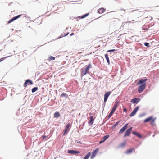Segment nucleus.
Instances as JSON below:
<instances>
[{
  "instance_id": "c756f323",
  "label": "nucleus",
  "mask_w": 159,
  "mask_h": 159,
  "mask_svg": "<svg viewBox=\"0 0 159 159\" xmlns=\"http://www.w3.org/2000/svg\"><path fill=\"white\" fill-rule=\"evenodd\" d=\"M10 57V56L5 57L1 58V59H0V62L4 60L6 58H7V57Z\"/></svg>"
},
{
  "instance_id": "dca6fc26",
  "label": "nucleus",
  "mask_w": 159,
  "mask_h": 159,
  "mask_svg": "<svg viewBox=\"0 0 159 159\" xmlns=\"http://www.w3.org/2000/svg\"><path fill=\"white\" fill-rule=\"evenodd\" d=\"M132 134L134 135H136L137 137H139V138H141L142 136L139 133H136L134 131H133L132 132Z\"/></svg>"
},
{
  "instance_id": "6ab92c4d",
  "label": "nucleus",
  "mask_w": 159,
  "mask_h": 159,
  "mask_svg": "<svg viewBox=\"0 0 159 159\" xmlns=\"http://www.w3.org/2000/svg\"><path fill=\"white\" fill-rule=\"evenodd\" d=\"M105 57L107 60V61L108 64L109 65L110 63V60H109V58L108 57V54H105Z\"/></svg>"
},
{
  "instance_id": "4c0bfd02",
  "label": "nucleus",
  "mask_w": 159,
  "mask_h": 159,
  "mask_svg": "<svg viewBox=\"0 0 159 159\" xmlns=\"http://www.w3.org/2000/svg\"><path fill=\"white\" fill-rule=\"evenodd\" d=\"M127 111V109L126 108H124L123 109V111L124 112H126Z\"/></svg>"
},
{
  "instance_id": "e433bc0d",
  "label": "nucleus",
  "mask_w": 159,
  "mask_h": 159,
  "mask_svg": "<svg viewBox=\"0 0 159 159\" xmlns=\"http://www.w3.org/2000/svg\"><path fill=\"white\" fill-rule=\"evenodd\" d=\"M104 142V141L102 140L101 141H100L99 143L100 144H101V143H102L103 142Z\"/></svg>"
},
{
  "instance_id": "f8f14e48",
  "label": "nucleus",
  "mask_w": 159,
  "mask_h": 159,
  "mask_svg": "<svg viewBox=\"0 0 159 159\" xmlns=\"http://www.w3.org/2000/svg\"><path fill=\"white\" fill-rule=\"evenodd\" d=\"M27 83H30V85L33 84V82L30 80L28 79L25 81L24 84V87L25 88L27 87Z\"/></svg>"
},
{
  "instance_id": "2f4dec72",
  "label": "nucleus",
  "mask_w": 159,
  "mask_h": 159,
  "mask_svg": "<svg viewBox=\"0 0 159 159\" xmlns=\"http://www.w3.org/2000/svg\"><path fill=\"white\" fill-rule=\"evenodd\" d=\"M116 109L114 107L112 108V109L111 112H112V113H114L115 112V110Z\"/></svg>"
},
{
  "instance_id": "6e6552de",
  "label": "nucleus",
  "mask_w": 159,
  "mask_h": 159,
  "mask_svg": "<svg viewBox=\"0 0 159 159\" xmlns=\"http://www.w3.org/2000/svg\"><path fill=\"white\" fill-rule=\"evenodd\" d=\"M139 107L138 106L137 107L135 108H134L132 112L130 114V116L131 117L134 116L139 110Z\"/></svg>"
},
{
  "instance_id": "f704fd0d",
  "label": "nucleus",
  "mask_w": 159,
  "mask_h": 159,
  "mask_svg": "<svg viewBox=\"0 0 159 159\" xmlns=\"http://www.w3.org/2000/svg\"><path fill=\"white\" fill-rule=\"evenodd\" d=\"M113 114V113L111 112L109 115V117H110Z\"/></svg>"
},
{
  "instance_id": "cd10ccee",
  "label": "nucleus",
  "mask_w": 159,
  "mask_h": 159,
  "mask_svg": "<svg viewBox=\"0 0 159 159\" xmlns=\"http://www.w3.org/2000/svg\"><path fill=\"white\" fill-rule=\"evenodd\" d=\"M109 137V136L108 135L105 136L103 137L102 139L105 141Z\"/></svg>"
},
{
  "instance_id": "c9c22d12",
  "label": "nucleus",
  "mask_w": 159,
  "mask_h": 159,
  "mask_svg": "<svg viewBox=\"0 0 159 159\" xmlns=\"http://www.w3.org/2000/svg\"><path fill=\"white\" fill-rule=\"evenodd\" d=\"M113 114V113L111 112L109 115V117H110Z\"/></svg>"
},
{
  "instance_id": "a878e982",
  "label": "nucleus",
  "mask_w": 159,
  "mask_h": 159,
  "mask_svg": "<svg viewBox=\"0 0 159 159\" xmlns=\"http://www.w3.org/2000/svg\"><path fill=\"white\" fill-rule=\"evenodd\" d=\"M89 14V13H88L84 15H83L82 16H81L80 18L83 19V18H85V17L87 16H88Z\"/></svg>"
},
{
  "instance_id": "2eb2a0df",
  "label": "nucleus",
  "mask_w": 159,
  "mask_h": 159,
  "mask_svg": "<svg viewBox=\"0 0 159 159\" xmlns=\"http://www.w3.org/2000/svg\"><path fill=\"white\" fill-rule=\"evenodd\" d=\"M133 151H134L133 148H131L128 149L126 152L125 153L127 154H129L131 153Z\"/></svg>"
},
{
  "instance_id": "5701e85b",
  "label": "nucleus",
  "mask_w": 159,
  "mask_h": 159,
  "mask_svg": "<svg viewBox=\"0 0 159 159\" xmlns=\"http://www.w3.org/2000/svg\"><path fill=\"white\" fill-rule=\"evenodd\" d=\"M119 104V102H118L115 103V104L114 105V106L113 107L116 108V109L117 108Z\"/></svg>"
},
{
  "instance_id": "72a5a7b5",
  "label": "nucleus",
  "mask_w": 159,
  "mask_h": 159,
  "mask_svg": "<svg viewBox=\"0 0 159 159\" xmlns=\"http://www.w3.org/2000/svg\"><path fill=\"white\" fill-rule=\"evenodd\" d=\"M144 44L146 46H149V43H145Z\"/></svg>"
},
{
  "instance_id": "7ed1b4c3",
  "label": "nucleus",
  "mask_w": 159,
  "mask_h": 159,
  "mask_svg": "<svg viewBox=\"0 0 159 159\" xmlns=\"http://www.w3.org/2000/svg\"><path fill=\"white\" fill-rule=\"evenodd\" d=\"M146 84L144 83L140 85L138 87V91L139 93H141L145 89Z\"/></svg>"
},
{
  "instance_id": "c85d7f7f",
  "label": "nucleus",
  "mask_w": 159,
  "mask_h": 159,
  "mask_svg": "<svg viewBox=\"0 0 159 159\" xmlns=\"http://www.w3.org/2000/svg\"><path fill=\"white\" fill-rule=\"evenodd\" d=\"M71 126V124L70 123H68L67 125H66V129H70V128H69V127H70V126Z\"/></svg>"
},
{
  "instance_id": "aec40b11",
  "label": "nucleus",
  "mask_w": 159,
  "mask_h": 159,
  "mask_svg": "<svg viewBox=\"0 0 159 159\" xmlns=\"http://www.w3.org/2000/svg\"><path fill=\"white\" fill-rule=\"evenodd\" d=\"M90 122L89 123H91V125L93 124L94 121L93 117V116H91L90 117Z\"/></svg>"
},
{
  "instance_id": "4468645a",
  "label": "nucleus",
  "mask_w": 159,
  "mask_h": 159,
  "mask_svg": "<svg viewBox=\"0 0 159 159\" xmlns=\"http://www.w3.org/2000/svg\"><path fill=\"white\" fill-rule=\"evenodd\" d=\"M147 80V79H141L139 82L137 84V85H139L141 84H143L145 83L144 82L146 81Z\"/></svg>"
},
{
  "instance_id": "f257e3e1",
  "label": "nucleus",
  "mask_w": 159,
  "mask_h": 159,
  "mask_svg": "<svg viewBox=\"0 0 159 159\" xmlns=\"http://www.w3.org/2000/svg\"><path fill=\"white\" fill-rule=\"evenodd\" d=\"M92 67L91 64L90 63L88 65H86L84 67L81 69V75L82 76H84L86 74L89 73V69Z\"/></svg>"
},
{
  "instance_id": "58836bf2",
  "label": "nucleus",
  "mask_w": 159,
  "mask_h": 159,
  "mask_svg": "<svg viewBox=\"0 0 159 159\" xmlns=\"http://www.w3.org/2000/svg\"><path fill=\"white\" fill-rule=\"evenodd\" d=\"M46 137V136H42V138H43V139H44Z\"/></svg>"
},
{
  "instance_id": "39448f33",
  "label": "nucleus",
  "mask_w": 159,
  "mask_h": 159,
  "mask_svg": "<svg viewBox=\"0 0 159 159\" xmlns=\"http://www.w3.org/2000/svg\"><path fill=\"white\" fill-rule=\"evenodd\" d=\"M111 93V92L110 91L107 92V93H105L104 95V102L105 103V102L107 101L108 97L110 95Z\"/></svg>"
},
{
  "instance_id": "b1692460",
  "label": "nucleus",
  "mask_w": 159,
  "mask_h": 159,
  "mask_svg": "<svg viewBox=\"0 0 159 159\" xmlns=\"http://www.w3.org/2000/svg\"><path fill=\"white\" fill-rule=\"evenodd\" d=\"M38 89V88L37 87H34L32 89V93H34Z\"/></svg>"
},
{
  "instance_id": "20e7f679",
  "label": "nucleus",
  "mask_w": 159,
  "mask_h": 159,
  "mask_svg": "<svg viewBox=\"0 0 159 159\" xmlns=\"http://www.w3.org/2000/svg\"><path fill=\"white\" fill-rule=\"evenodd\" d=\"M132 129V127H131L130 128H129L128 129H127V130L125 132V133L124 137H125L126 136H129L130 134L131 133Z\"/></svg>"
},
{
  "instance_id": "4be33fe9",
  "label": "nucleus",
  "mask_w": 159,
  "mask_h": 159,
  "mask_svg": "<svg viewBox=\"0 0 159 159\" xmlns=\"http://www.w3.org/2000/svg\"><path fill=\"white\" fill-rule=\"evenodd\" d=\"M120 122V121H118L116 122L113 126L111 127V128L112 129L115 128L116 126L118 125V123Z\"/></svg>"
},
{
  "instance_id": "9b49d317",
  "label": "nucleus",
  "mask_w": 159,
  "mask_h": 159,
  "mask_svg": "<svg viewBox=\"0 0 159 159\" xmlns=\"http://www.w3.org/2000/svg\"><path fill=\"white\" fill-rule=\"evenodd\" d=\"M140 100V99L138 98H134L131 100L130 102L132 103H137Z\"/></svg>"
},
{
  "instance_id": "a211bd4d",
  "label": "nucleus",
  "mask_w": 159,
  "mask_h": 159,
  "mask_svg": "<svg viewBox=\"0 0 159 159\" xmlns=\"http://www.w3.org/2000/svg\"><path fill=\"white\" fill-rule=\"evenodd\" d=\"M54 116L55 118H58L60 116V114L58 112H56L54 113Z\"/></svg>"
},
{
  "instance_id": "79ce46f5",
  "label": "nucleus",
  "mask_w": 159,
  "mask_h": 159,
  "mask_svg": "<svg viewBox=\"0 0 159 159\" xmlns=\"http://www.w3.org/2000/svg\"><path fill=\"white\" fill-rule=\"evenodd\" d=\"M77 143H81L80 142V141H79V142H77Z\"/></svg>"
},
{
  "instance_id": "f3484780",
  "label": "nucleus",
  "mask_w": 159,
  "mask_h": 159,
  "mask_svg": "<svg viewBox=\"0 0 159 159\" xmlns=\"http://www.w3.org/2000/svg\"><path fill=\"white\" fill-rule=\"evenodd\" d=\"M70 130V129H67L66 128H65V129L63 130V135H66L67 133H68V131Z\"/></svg>"
},
{
  "instance_id": "a19ab883",
  "label": "nucleus",
  "mask_w": 159,
  "mask_h": 159,
  "mask_svg": "<svg viewBox=\"0 0 159 159\" xmlns=\"http://www.w3.org/2000/svg\"><path fill=\"white\" fill-rule=\"evenodd\" d=\"M128 23H132V21H128V22H127Z\"/></svg>"
},
{
  "instance_id": "a18cd8bd",
  "label": "nucleus",
  "mask_w": 159,
  "mask_h": 159,
  "mask_svg": "<svg viewBox=\"0 0 159 159\" xmlns=\"http://www.w3.org/2000/svg\"><path fill=\"white\" fill-rule=\"evenodd\" d=\"M68 34H66L65 36H67Z\"/></svg>"
},
{
  "instance_id": "bb28decb",
  "label": "nucleus",
  "mask_w": 159,
  "mask_h": 159,
  "mask_svg": "<svg viewBox=\"0 0 159 159\" xmlns=\"http://www.w3.org/2000/svg\"><path fill=\"white\" fill-rule=\"evenodd\" d=\"M49 60H54L55 59V57H52V56H50L49 58Z\"/></svg>"
},
{
  "instance_id": "1a4fd4ad",
  "label": "nucleus",
  "mask_w": 159,
  "mask_h": 159,
  "mask_svg": "<svg viewBox=\"0 0 159 159\" xmlns=\"http://www.w3.org/2000/svg\"><path fill=\"white\" fill-rule=\"evenodd\" d=\"M67 152L69 153L76 154L80 153V152L73 150H68Z\"/></svg>"
},
{
  "instance_id": "7c9ffc66",
  "label": "nucleus",
  "mask_w": 159,
  "mask_h": 159,
  "mask_svg": "<svg viewBox=\"0 0 159 159\" xmlns=\"http://www.w3.org/2000/svg\"><path fill=\"white\" fill-rule=\"evenodd\" d=\"M67 95L66 93H63L61 94V96L62 97H66Z\"/></svg>"
},
{
  "instance_id": "0eeeda50",
  "label": "nucleus",
  "mask_w": 159,
  "mask_h": 159,
  "mask_svg": "<svg viewBox=\"0 0 159 159\" xmlns=\"http://www.w3.org/2000/svg\"><path fill=\"white\" fill-rule=\"evenodd\" d=\"M128 125V124L127 123L125 126H124L119 131V133H123L127 128Z\"/></svg>"
},
{
  "instance_id": "9d476101",
  "label": "nucleus",
  "mask_w": 159,
  "mask_h": 159,
  "mask_svg": "<svg viewBox=\"0 0 159 159\" xmlns=\"http://www.w3.org/2000/svg\"><path fill=\"white\" fill-rule=\"evenodd\" d=\"M21 16V15H19L15 17H14L9 20V21L8 22V23H11V22L18 19Z\"/></svg>"
},
{
  "instance_id": "f03ea898",
  "label": "nucleus",
  "mask_w": 159,
  "mask_h": 159,
  "mask_svg": "<svg viewBox=\"0 0 159 159\" xmlns=\"http://www.w3.org/2000/svg\"><path fill=\"white\" fill-rule=\"evenodd\" d=\"M156 119V118H153V116H151L145 119L143 121L145 123L150 121V124L152 125H153Z\"/></svg>"
},
{
  "instance_id": "37998d69",
  "label": "nucleus",
  "mask_w": 159,
  "mask_h": 159,
  "mask_svg": "<svg viewBox=\"0 0 159 159\" xmlns=\"http://www.w3.org/2000/svg\"><path fill=\"white\" fill-rule=\"evenodd\" d=\"M124 11H125V10H123Z\"/></svg>"
},
{
  "instance_id": "c03bdc74",
  "label": "nucleus",
  "mask_w": 159,
  "mask_h": 159,
  "mask_svg": "<svg viewBox=\"0 0 159 159\" xmlns=\"http://www.w3.org/2000/svg\"><path fill=\"white\" fill-rule=\"evenodd\" d=\"M28 83H27V85Z\"/></svg>"
},
{
  "instance_id": "423d86ee",
  "label": "nucleus",
  "mask_w": 159,
  "mask_h": 159,
  "mask_svg": "<svg viewBox=\"0 0 159 159\" xmlns=\"http://www.w3.org/2000/svg\"><path fill=\"white\" fill-rule=\"evenodd\" d=\"M99 150V149L97 148L96 149L92 152V154L91 157V159H93L95 157Z\"/></svg>"
},
{
  "instance_id": "393cba45",
  "label": "nucleus",
  "mask_w": 159,
  "mask_h": 159,
  "mask_svg": "<svg viewBox=\"0 0 159 159\" xmlns=\"http://www.w3.org/2000/svg\"><path fill=\"white\" fill-rule=\"evenodd\" d=\"M126 142H124L122 143H121L120 145V146L121 147H124L126 144Z\"/></svg>"
},
{
  "instance_id": "473e14b6",
  "label": "nucleus",
  "mask_w": 159,
  "mask_h": 159,
  "mask_svg": "<svg viewBox=\"0 0 159 159\" xmlns=\"http://www.w3.org/2000/svg\"><path fill=\"white\" fill-rule=\"evenodd\" d=\"M115 51V49H111V50H109L107 51L108 52H113Z\"/></svg>"
},
{
  "instance_id": "412c9836",
  "label": "nucleus",
  "mask_w": 159,
  "mask_h": 159,
  "mask_svg": "<svg viewBox=\"0 0 159 159\" xmlns=\"http://www.w3.org/2000/svg\"><path fill=\"white\" fill-rule=\"evenodd\" d=\"M90 154L91 153L90 152L88 153L87 155L84 157L83 159H88L90 156Z\"/></svg>"
},
{
  "instance_id": "ddd939ff",
  "label": "nucleus",
  "mask_w": 159,
  "mask_h": 159,
  "mask_svg": "<svg viewBox=\"0 0 159 159\" xmlns=\"http://www.w3.org/2000/svg\"><path fill=\"white\" fill-rule=\"evenodd\" d=\"M106 11V9L104 8H101L98 11V12L99 14H102Z\"/></svg>"
},
{
  "instance_id": "ea45409f",
  "label": "nucleus",
  "mask_w": 159,
  "mask_h": 159,
  "mask_svg": "<svg viewBox=\"0 0 159 159\" xmlns=\"http://www.w3.org/2000/svg\"><path fill=\"white\" fill-rule=\"evenodd\" d=\"M74 33H71L70 34V36H72V35H73L74 34Z\"/></svg>"
}]
</instances>
